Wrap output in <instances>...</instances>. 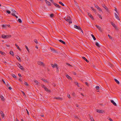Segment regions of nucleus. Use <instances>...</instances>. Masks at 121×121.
<instances>
[{
	"label": "nucleus",
	"instance_id": "17",
	"mask_svg": "<svg viewBox=\"0 0 121 121\" xmlns=\"http://www.w3.org/2000/svg\"><path fill=\"white\" fill-rule=\"evenodd\" d=\"M34 82L35 83V85H38V84L39 83V82L36 80H34Z\"/></svg>",
	"mask_w": 121,
	"mask_h": 121
},
{
	"label": "nucleus",
	"instance_id": "26",
	"mask_svg": "<svg viewBox=\"0 0 121 121\" xmlns=\"http://www.w3.org/2000/svg\"><path fill=\"white\" fill-rule=\"evenodd\" d=\"M10 54L12 56H14V53L12 51H10L9 52Z\"/></svg>",
	"mask_w": 121,
	"mask_h": 121
},
{
	"label": "nucleus",
	"instance_id": "15",
	"mask_svg": "<svg viewBox=\"0 0 121 121\" xmlns=\"http://www.w3.org/2000/svg\"><path fill=\"white\" fill-rule=\"evenodd\" d=\"M11 10L13 13H14V14H18L16 12L14 9H11Z\"/></svg>",
	"mask_w": 121,
	"mask_h": 121
},
{
	"label": "nucleus",
	"instance_id": "3",
	"mask_svg": "<svg viewBox=\"0 0 121 121\" xmlns=\"http://www.w3.org/2000/svg\"><path fill=\"white\" fill-rule=\"evenodd\" d=\"M96 111L97 112L99 113H103L104 112V111L100 109H96Z\"/></svg>",
	"mask_w": 121,
	"mask_h": 121
},
{
	"label": "nucleus",
	"instance_id": "42",
	"mask_svg": "<svg viewBox=\"0 0 121 121\" xmlns=\"http://www.w3.org/2000/svg\"><path fill=\"white\" fill-rule=\"evenodd\" d=\"M67 96L68 97L69 99H70L71 98L70 95L68 94L67 95Z\"/></svg>",
	"mask_w": 121,
	"mask_h": 121
},
{
	"label": "nucleus",
	"instance_id": "36",
	"mask_svg": "<svg viewBox=\"0 0 121 121\" xmlns=\"http://www.w3.org/2000/svg\"><path fill=\"white\" fill-rule=\"evenodd\" d=\"M59 3L62 5L63 6H64V5L60 1L59 2Z\"/></svg>",
	"mask_w": 121,
	"mask_h": 121
},
{
	"label": "nucleus",
	"instance_id": "48",
	"mask_svg": "<svg viewBox=\"0 0 121 121\" xmlns=\"http://www.w3.org/2000/svg\"><path fill=\"white\" fill-rule=\"evenodd\" d=\"M7 25H2V27H5Z\"/></svg>",
	"mask_w": 121,
	"mask_h": 121
},
{
	"label": "nucleus",
	"instance_id": "25",
	"mask_svg": "<svg viewBox=\"0 0 121 121\" xmlns=\"http://www.w3.org/2000/svg\"><path fill=\"white\" fill-rule=\"evenodd\" d=\"M6 39H7L9 38H10L11 37V36L10 35H5Z\"/></svg>",
	"mask_w": 121,
	"mask_h": 121
},
{
	"label": "nucleus",
	"instance_id": "60",
	"mask_svg": "<svg viewBox=\"0 0 121 121\" xmlns=\"http://www.w3.org/2000/svg\"><path fill=\"white\" fill-rule=\"evenodd\" d=\"M92 10L94 11L95 12H96V10L94 9H93Z\"/></svg>",
	"mask_w": 121,
	"mask_h": 121
},
{
	"label": "nucleus",
	"instance_id": "64",
	"mask_svg": "<svg viewBox=\"0 0 121 121\" xmlns=\"http://www.w3.org/2000/svg\"><path fill=\"white\" fill-rule=\"evenodd\" d=\"M73 73L74 75H75L76 74V73L75 72H73Z\"/></svg>",
	"mask_w": 121,
	"mask_h": 121
},
{
	"label": "nucleus",
	"instance_id": "40",
	"mask_svg": "<svg viewBox=\"0 0 121 121\" xmlns=\"http://www.w3.org/2000/svg\"><path fill=\"white\" fill-rule=\"evenodd\" d=\"M54 15V14L53 13L51 14H50V17H52Z\"/></svg>",
	"mask_w": 121,
	"mask_h": 121
},
{
	"label": "nucleus",
	"instance_id": "24",
	"mask_svg": "<svg viewBox=\"0 0 121 121\" xmlns=\"http://www.w3.org/2000/svg\"><path fill=\"white\" fill-rule=\"evenodd\" d=\"M82 58L86 61L87 62H89V61L86 59V58L84 57H82Z\"/></svg>",
	"mask_w": 121,
	"mask_h": 121
},
{
	"label": "nucleus",
	"instance_id": "59",
	"mask_svg": "<svg viewBox=\"0 0 121 121\" xmlns=\"http://www.w3.org/2000/svg\"><path fill=\"white\" fill-rule=\"evenodd\" d=\"M85 84L88 86H89V85L88 83L87 82H86Z\"/></svg>",
	"mask_w": 121,
	"mask_h": 121
},
{
	"label": "nucleus",
	"instance_id": "52",
	"mask_svg": "<svg viewBox=\"0 0 121 121\" xmlns=\"http://www.w3.org/2000/svg\"><path fill=\"white\" fill-rule=\"evenodd\" d=\"M74 2L75 3V4L76 5H77L78 4V3L77 2H76V1H75V0H74Z\"/></svg>",
	"mask_w": 121,
	"mask_h": 121
},
{
	"label": "nucleus",
	"instance_id": "19",
	"mask_svg": "<svg viewBox=\"0 0 121 121\" xmlns=\"http://www.w3.org/2000/svg\"><path fill=\"white\" fill-rule=\"evenodd\" d=\"M45 90L46 91H47L49 92H50L51 91L49 90H48L46 87H45V88H44Z\"/></svg>",
	"mask_w": 121,
	"mask_h": 121
},
{
	"label": "nucleus",
	"instance_id": "53",
	"mask_svg": "<svg viewBox=\"0 0 121 121\" xmlns=\"http://www.w3.org/2000/svg\"><path fill=\"white\" fill-rule=\"evenodd\" d=\"M108 36L109 38L110 39H112V37L111 36L109 35H108Z\"/></svg>",
	"mask_w": 121,
	"mask_h": 121
},
{
	"label": "nucleus",
	"instance_id": "14",
	"mask_svg": "<svg viewBox=\"0 0 121 121\" xmlns=\"http://www.w3.org/2000/svg\"><path fill=\"white\" fill-rule=\"evenodd\" d=\"M111 102L115 106H117L116 103L113 100H111Z\"/></svg>",
	"mask_w": 121,
	"mask_h": 121
},
{
	"label": "nucleus",
	"instance_id": "22",
	"mask_svg": "<svg viewBox=\"0 0 121 121\" xmlns=\"http://www.w3.org/2000/svg\"><path fill=\"white\" fill-rule=\"evenodd\" d=\"M115 81L117 83V84H119L120 82H119L115 78L114 79Z\"/></svg>",
	"mask_w": 121,
	"mask_h": 121
},
{
	"label": "nucleus",
	"instance_id": "37",
	"mask_svg": "<svg viewBox=\"0 0 121 121\" xmlns=\"http://www.w3.org/2000/svg\"><path fill=\"white\" fill-rule=\"evenodd\" d=\"M20 68L21 69H22V70H24V68H23V66H22L21 65V66L19 68Z\"/></svg>",
	"mask_w": 121,
	"mask_h": 121
},
{
	"label": "nucleus",
	"instance_id": "45",
	"mask_svg": "<svg viewBox=\"0 0 121 121\" xmlns=\"http://www.w3.org/2000/svg\"><path fill=\"white\" fill-rule=\"evenodd\" d=\"M66 64L68 65V66H72L71 65H70L68 63H66Z\"/></svg>",
	"mask_w": 121,
	"mask_h": 121
},
{
	"label": "nucleus",
	"instance_id": "56",
	"mask_svg": "<svg viewBox=\"0 0 121 121\" xmlns=\"http://www.w3.org/2000/svg\"><path fill=\"white\" fill-rule=\"evenodd\" d=\"M25 84L27 86H28V84L26 82H25Z\"/></svg>",
	"mask_w": 121,
	"mask_h": 121
},
{
	"label": "nucleus",
	"instance_id": "43",
	"mask_svg": "<svg viewBox=\"0 0 121 121\" xmlns=\"http://www.w3.org/2000/svg\"><path fill=\"white\" fill-rule=\"evenodd\" d=\"M0 53L2 55H4V53L3 52L0 51Z\"/></svg>",
	"mask_w": 121,
	"mask_h": 121
},
{
	"label": "nucleus",
	"instance_id": "47",
	"mask_svg": "<svg viewBox=\"0 0 121 121\" xmlns=\"http://www.w3.org/2000/svg\"><path fill=\"white\" fill-rule=\"evenodd\" d=\"M18 65H17V66L19 67H20L21 66V65L19 63H18Z\"/></svg>",
	"mask_w": 121,
	"mask_h": 121
},
{
	"label": "nucleus",
	"instance_id": "23",
	"mask_svg": "<svg viewBox=\"0 0 121 121\" xmlns=\"http://www.w3.org/2000/svg\"><path fill=\"white\" fill-rule=\"evenodd\" d=\"M0 114H1V116L2 117H4V114L3 112H2V111H1L0 112Z\"/></svg>",
	"mask_w": 121,
	"mask_h": 121
},
{
	"label": "nucleus",
	"instance_id": "33",
	"mask_svg": "<svg viewBox=\"0 0 121 121\" xmlns=\"http://www.w3.org/2000/svg\"><path fill=\"white\" fill-rule=\"evenodd\" d=\"M95 45H96L98 46V47H100L98 43L97 42H96L95 43Z\"/></svg>",
	"mask_w": 121,
	"mask_h": 121
},
{
	"label": "nucleus",
	"instance_id": "63",
	"mask_svg": "<svg viewBox=\"0 0 121 121\" xmlns=\"http://www.w3.org/2000/svg\"><path fill=\"white\" fill-rule=\"evenodd\" d=\"M74 117L75 118H77L78 119V117L77 116H74Z\"/></svg>",
	"mask_w": 121,
	"mask_h": 121
},
{
	"label": "nucleus",
	"instance_id": "8",
	"mask_svg": "<svg viewBox=\"0 0 121 121\" xmlns=\"http://www.w3.org/2000/svg\"><path fill=\"white\" fill-rule=\"evenodd\" d=\"M95 7L97 9L99 10V11H102V10L99 7L98 5H97L95 4Z\"/></svg>",
	"mask_w": 121,
	"mask_h": 121
},
{
	"label": "nucleus",
	"instance_id": "1",
	"mask_svg": "<svg viewBox=\"0 0 121 121\" xmlns=\"http://www.w3.org/2000/svg\"><path fill=\"white\" fill-rule=\"evenodd\" d=\"M64 19L65 20L69 22V24L71 23L72 22L70 17L68 16H67V17L65 18Z\"/></svg>",
	"mask_w": 121,
	"mask_h": 121
},
{
	"label": "nucleus",
	"instance_id": "9",
	"mask_svg": "<svg viewBox=\"0 0 121 121\" xmlns=\"http://www.w3.org/2000/svg\"><path fill=\"white\" fill-rule=\"evenodd\" d=\"M95 26L97 27V28L101 32L102 31V30L101 29V28L100 26L97 25H96Z\"/></svg>",
	"mask_w": 121,
	"mask_h": 121
},
{
	"label": "nucleus",
	"instance_id": "41",
	"mask_svg": "<svg viewBox=\"0 0 121 121\" xmlns=\"http://www.w3.org/2000/svg\"><path fill=\"white\" fill-rule=\"evenodd\" d=\"M99 86H96L95 87V88L97 90H98L99 89Z\"/></svg>",
	"mask_w": 121,
	"mask_h": 121
},
{
	"label": "nucleus",
	"instance_id": "44",
	"mask_svg": "<svg viewBox=\"0 0 121 121\" xmlns=\"http://www.w3.org/2000/svg\"><path fill=\"white\" fill-rule=\"evenodd\" d=\"M18 21L20 23L22 22V21L20 19H18Z\"/></svg>",
	"mask_w": 121,
	"mask_h": 121
},
{
	"label": "nucleus",
	"instance_id": "12",
	"mask_svg": "<svg viewBox=\"0 0 121 121\" xmlns=\"http://www.w3.org/2000/svg\"><path fill=\"white\" fill-rule=\"evenodd\" d=\"M115 17L116 18H117L118 20L120 21V19L119 18L118 16V15L116 14V13H115Z\"/></svg>",
	"mask_w": 121,
	"mask_h": 121
},
{
	"label": "nucleus",
	"instance_id": "35",
	"mask_svg": "<svg viewBox=\"0 0 121 121\" xmlns=\"http://www.w3.org/2000/svg\"><path fill=\"white\" fill-rule=\"evenodd\" d=\"M12 76H13V77L15 78H17V77L15 76V75L13 74H12Z\"/></svg>",
	"mask_w": 121,
	"mask_h": 121
},
{
	"label": "nucleus",
	"instance_id": "18",
	"mask_svg": "<svg viewBox=\"0 0 121 121\" xmlns=\"http://www.w3.org/2000/svg\"><path fill=\"white\" fill-rule=\"evenodd\" d=\"M15 56L16 57L17 59L19 61H21V60L20 58L17 55H16Z\"/></svg>",
	"mask_w": 121,
	"mask_h": 121
},
{
	"label": "nucleus",
	"instance_id": "49",
	"mask_svg": "<svg viewBox=\"0 0 121 121\" xmlns=\"http://www.w3.org/2000/svg\"><path fill=\"white\" fill-rule=\"evenodd\" d=\"M34 41L36 44L38 43V42H37V40L36 39H35L34 40Z\"/></svg>",
	"mask_w": 121,
	"mask_h": 121
},
{
	"label": "nucleus",
	"instance_id": "13",
	"mask_svg": "<svg viewBox=\"0 0 121 121\" xmlns=\"http://www.w3.org/2000/svg\"><path fill=\"white\" fill-rule=\"evenodd\" d=\"M54 4V5L57 7H58L59 8H60L61 7L60 6H59L56 3H53Z\"/></svg>",
	"mask_w": 121,
	"mask_h": 121
},
{
	"label": "nucleus",
	"instance_id": "50",
	"mask_svg": "<svg viewBox=\"0 0 121 121\" xmlns=\"http://www.w3.org/2000/svg\"><path fill=\"white\" fill-rule=\"evenodd\" d=\"M6 12L9 14H10L11 13L10 11L9 10H7L6 11Z\"/></svg>",
	"mask_w": 121,
	"mask_h": 121
},
{
	"label": "nucleus",
	"instance_id": "46",
	"mask_svg": "<svg viewBox=\"0 0 121 121\" xmlns=\"http://www.w3.org/2000/svg\"><path fill=\"white\" fill-rule=\"evenodd\" d=\"M98 15L99 17L101 19H102V17H101V16L99 14H98Z\"/></svg>",
	"mask_w": 121,
	"mask_h": 121
},
{
	"label": "nucleus",
	"instance_id": "28",
	"mask_svg": "<svg viewBox=\"0 0 121 121\" xmlns=\"http://www.w3.org/2000/svg\"><path fill=\"white\" fill-rule=\"evenodd\" d=\"M15 45L17 47V48L20 51H21V49L20 48H19V46L16 44H15Z\"/></svg>",
	"mask_w": 121,
	"mask_h": 121
},
{
	"label": "nucleus",
	"instance_id": "58",
	"mask_svg": "<svg viewBox=\"0 0 121 121\" xmlns=\"http://www.w3.org/2000/svg\"><path fill=\"white\" fill-rule=\"evenodd\" d=\"M22 93L23 94V95H24V96H25L26 95L25 94V93H24V92L23 91H22Z\"/></svg>",
	"mask_w": 121,
	"mask_h": 121
},
{
	"label": "nucleus",
	"instance_id": "27",
	"mask_svg": "<svg viewBox=\"0 0 121 121\" xmlns=\"http://www.w3.org/2000/svg\"><path fill=\"white\" fill-rule=\"evenodd\" d=\"M59 41L60 42H61V43H62L63 44H65V42H64V41H63L62 40H59Z\"/></svg>",
	"mask_w": 121,
	"mask_h": 121
},
{
	"label": "nucleus",
	"instance_id": "51",
	"mask_svg": "<svg viewBox=\"0 0 121 121\" xmlns=\"http://www.w3.org/2000/svg\"><path fill=\"white\" fill-rule=\"evenodd\" d=\"M41 86H42V87L44 89L45 88V87H46L44 86V85H43L42 84L41 85Z\"/></svg>",
	"mask_w": 121,
	"mask_h": 121
},
{
	"label": "nucleus",
	"instance_id": "39",
	"mask_svg": "<svg viewBox=\"0 0 121 121\" xmlns=\"http://www.w3.org/2000/svg\"><path fill=\"white\" fill-rule=\"evenodd\" d=\"M75 84L76 85H77V86H78V87H79V86L78 85V82H75Z\"/></svg>",
	"mask_w": 121,
	"mask_h": 121
},
{
	"label": "nucleus",
	"instance_id": "29",
	"mask_svg": "<svg viewBox=\"0 0 121 121\" xmlns=\"http://www.w3.org/2000/svg\"><path fill=\"white\" fill-rule=\"evenodd\" d=\"M11 15L15 17L16 18H17L18 17L14 13H12Z\"/></svg>",
	"mask_w": 121,
	"mask_h": 121
},
{
	"label": "nucleus",
	"instance_id": "38",
	"mask_svg": "<svg viewBox=\"0 0 121 121\" xmlns=\"http://www.w3.org/2000/svg\"><path fill=\"white\" fill-rule=\"evenodd\" d=\"M43 81L45 82H48L46 80H45V79H41Z\"/></svg>",
	"mask_w": 121,
	"mask_h": 121
},
{
	"label": "nucleus",
	"instance_id": "31",
	"mask_svg": "<svg viewBox=\"0 0 121 121\" xmlns=\"http://www.w3.org/2000/svg\"><path fill=\"white\" fill-rule=\"evenodd\" d=\"M89 117H90V119L91 120V121H94V120L93 118V117H91V116H89Z\"/></svg>",
	"mask_w": 121,
	"mask_h": 121
},
{
	"label": "nucleus",
	"instance_id": "5",
	"mask_svg": "<svg viewBox=\"0 0 121 121\" xmlns=\"http://www.w3.org/2000/svg\"><path fill=\"white\" fill-rule=\"evenodd\" d=\"M38 1H41L42 0H37ZM45 2L46 4L48 5L49 6H51V4L50 2L49 1H48L47 0H45Z\"/></svg>",
	"mask_w": 121,
	"mask_h": 121
},
{
	"label": "nucleus",
	"instance_id": "11",
	"mask_svg": "<svg viewBox=\"0 0 121 121\" xmlns=\"http://www.w3.org/2000/svg\"><path fill=\"white\" fill-rule=\"evenodd\" d=\"M66 77H67V78H68L69 79H70L71 80H72V79L71 77H70L68 75L66 74Z\"/></svg>",
	"mask_w": 121,
	"mask_h": 121
},
{
	"label": "nucleus",
	"instance_id": "61",
	"mask_svg": "<svg viewBox=\"0 0 121 121\" xmlns=\"http://www.w3.org/2000/svg\"><path fill=\"white\" fill-rule=\"evenodd\" d=\"M109 120L110 121H113V120L112 119L110 118H109Z\"/></svg>",
	"mask_w": 121,
	"mask_h": 121
},
{
	"label": "nucleus",
	"instance_id": "57",
	"mask_svg": "<svg viewBox=\"0 0 121 121\" xmlns=\"http://www.w3.org/2000/svg\"><path fill=\"white\" fill-rule=\"evenodd\" d=\"M51 50L52 51H53L55 52H56L55 50L54 49H51Z\"/></svg>",
	"mask_w": 121,
	"mask_h": 121
},
{
	"label": "nucleus",
	"instance_id": "21",
	"mask_svg": "<svg viewBox=\"0 0 121 121\" xmlns=\"http://www.w3.org/2000/svg\"><path fill=\"white\" fill-rule=\"evenodd\" d=\"M51 65L53 68H54L55 67L57 66V64H55L54 65L52 64H51Z\"/></svg>",
	"mask_w": 121,
	"mask_h": 121
},
{
	"label": "nucleus",
	"instance_id": "62",
	"mask_svg": "<svg viewBox=\"0 0 121 121\" xmlns=\"http://www.w3.org/2000/svg\"><path fill=\"white\" fill-rule=\"evenodd\" d=\"M18 75L19 77H21V75L20 73H18Z\"/></svg>",
	"mask_w": 121,
	"mask_h": 121
},
{
	"label": "nucleus",
	"instance_id": "30",
	"mask_svg": "<svg viewBox=\"0 0 121 121\" xmlns=\"http://www.w3.org/2000/svg\"><path fill=\"white\" fill-rule=\"evenodd\" d=\"M91 36H92V37H93V39L94 40H96V38H95V37L94 36L93 34H91Z\"/></svg>",
	"mask_w": 121,
	"mask_h": 121
},
{
	"label": "nucleus",
	"instance_id": "32",
	"mask_svg": "<svg viewBox=\"0 0 121 121\" xmlns=\"http://www.w3.org/2000/svg\"><path fill=\"white\" fill-rule=\"evenodd\" d=\"M2 38L4 39H6L5 35H2Z\"/></svg>",
	"mask_w": 121,
	"mask_h": 121
},
{
	"label": "nucleus",
	"instance_id": "6",
	"mask_svg": "<svg viewBox=\"0 0 121 121\" xmlns=\"http://www.w3.org/2000/svg\"><path fill=\"white\" fill-rule=\"evenodd\" d=\"M111 24H112V25L115 28V29L116 30H118V28L116 26L114 23L112 22H111Z\"/></svg>",
	"mask_w": 121,
	"mask_h": 121
},
{
	"label": "nucleus",
	"instance_id": "16",
	"mask_svg": "<svg viewBox=\"0 0 121 121\" xmlns=\"http://www.w3.org/2000/svg\"><path fill=\"white\" fill-rule=\"evenodd\" d=\"M88 15L92 19L94 20V18L92 16L90 13H88Z\"/></svg>",
	"mask_w": 121,
	"mask_h": 121
},
{
	"label": "nucleus",
	"instance_id": "54",
	"mask_svg": "<svg viewBox=\"0 0 121 121\" xmlns=\"http://www.w3.org/2000/svg\"><path fill=\"white\" fill-rule=\"evenodd\" d=\"M2 81L3 82V83L4 84H5V82L4 81V80L3 79H2Z\"/></svg>",
	"mask_w": 121,
	"mask_h": 121
},
{
	"label": "nucleus",
	"instance_id": "2",
	"mask_svg": "<svg viewBox=\"0 0 121 121\" xmlns=\"http://www.w3.org/2000/svg\"><path fill=\"white\" fill-rule=\"evenodd\" d=\"M102 6L106 10L107 12H109V10L108 9L107 7H106L104 4H102Z\"/></svg>",
	"mask_w": 121,
	"mask_h": 121
},
{
	"label": "nucleus",
	"instance_id": "34",
	"mask_svg": "<svg viewBox=\"0 0 121 121\" xmlns=\"http://www.w3.org/2000/svg\"><path fill=\"white\" fill-rule=\"evenodd\" d=\"M25 48L28 51V52H29L30 51L29 50V49L26 45H25Z\"/></svg>",
	"mask_w": 121,
	"mask_h": 121
},
{
	"label": "nucleus",
	"instance_id": "7",
	"mask_svg": "<svg viewBox=\"0 0 121 121\" xmlns=\"http://www.w3.org/2000/svg\"><path fill=\"white\" fill-rule=\"evenodd\" d=\"M74 27L75 28L77 29L78 30H81V28L80 26H78L75 25H74Z\"/></svg>",
	"mask_w": 121,
	"mask_h": 121
},
{
	"label": "nucleus",
	"instance_id": "55",
	"mask_svg": "<svg viewBox=\"0 0 121 121\" xmlns=\"http://www.w3.org/2000/svg\"><path fill=\"white\" fill-rule=\"evenodd\" d=\"M26 111H27V113L28 114V115H29V112L28 110H27V109H26Z\"/></svg>",
	"mask_w": 121,
	"mask_h": 121
},
{
	"label": "nucleus",
	"instance_id": "4",
	"mask_svg": "<svg viewBox=\"0 0 121 121\" xmlns=\"http://www.w3.org/2000/svg\"><path fill=\"white\" fill-rule=\"evenodd\" d=\"M38 65H42L43 66H45V64L43 62L41 61H39L38 62Z\"/></svg>",
	"mask_w": 121,
	"mask_h": 121
},
{
	"label": "nucleus",
	"instance_id": "10",
	"mask_svg": "<svg viewBox=\"0 0 121 121\" xmlns=\"http://www.w3.org/2000/svg\"><path fill=\"white\" fill-rule=\"evenodd\" d=\"M54 99H56L58 100H60L61 101L62 100V98L60 97H55L54 98Z\"/></svg>",
	"mask_w": 121,
	"mask_h": 121
},
{
	"label": "nucleus",
	"instance_id": "20",
	"mask_svg": "<svg viewBox=\"0 0 121 121\" xmlns=\"http://www.w3.org/2000/svg\"><path fill=\"white\" fill-rule=\"evenodd\" d=\"M0 97L1 99L2 100L4 101V98L3 96L1 95H0Z\"/></svg>",
	"mask_w": 121,
	"mask_h": 121
}]
</instances>
